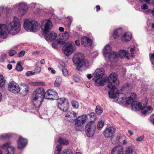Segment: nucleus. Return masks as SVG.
<instances>
[{"label": "nucleus", "instance_id": "nucleus-50", "mask_svg": "<svg viewBox=\"0 0 154 154\" xmlns=\"http://www.w3.org/2000/svg\"><path fill=\"white\" fill-rule=\"evenodd\" d=\"M6 10V8H4L3 6L0 7V16H1L2 13L5 11Z\"/></svg>", "mask_w": 154, "mask_h": 154}, {"label": "nucleus", "instance_id": "nucleus-2", "mask_svg": "<svg viewBox=\"0 0 154 154\" xmlns=\"http://www.w3.org/2000/svg\"><path fill=\"white\" fill-rule=\"evenodd\" d=\"M134 45H133L129 47L130 48L131 54H130L128 51L124 50H120L119 54L114 51L110 52L111 47L108 45H106L103 50V54L105 58L108 57L109 60L111 62H116L118 61L119 57L121 58H126L129 59L130 56L131 55L132 57H134V54L135 53Z\"/></svg>", "mask_w": 154, "mask_h": 154}, {"label": "nucleus", "instance_id": "nucleus-8", "mask_svg": "<svg viewBox=\"0 0 154 154\" xmlns=\"http://www.w3.org/2000/svg\"><path fill=\"white\" fill-rule=\"evenodd\" d=\"M96 129V125L93 121L88 122L85 127V131L88 137H91L94 134Z\"/></svg>", "mask_w": 154, "mask_h": 154}, {"label": "nucleus", "instance_id": "nucleus-48", "mask_svg": "<svg viewBox=\"0 0 154 154\" xmlns=\"http://www.w3.org/2000/svg\"><path fill=\"white\" fill-rule=\"evenodd\" d=\"M17 53L16 51L15 50H11L9 52V55L13 56Z\"/></svg>", "mask_w": 154, "mask_h": 154}, {"label": "nucleus", "instance_id": "nucleus-1", "mask_svg": "<svg viewBox=\"0 0 154 154\" xmlns=\"http://www.w3.org/2000/svg\"><path fill=\"white\" fill-rule=\"evenodd\" d=\"M32 98V102L34 106L33 108H35L37 110L43 101L44 98L52 100H57L58 98V94L52 89H49L45 93L43 88L40 87L36 88L34 91Z\"/></svg>", "mask_w": 154, "mask_h": 154}, {"label": "nucleus", "instance_id": "nucleus-19", "mask_svg": "<svg viewBox=\"0 0 154 154\" xmlns=\"http://www.w3.org/2000/svg\"><path fill=\"white\" fill-rule=\"evenodd\" d=\"M44 34L46 40L49 42L53 41L57 36L56 34L53 31L50 32H48L46 33H44Z\"/></svg>", "mask_w": 154, "mask_h": 154}, {"label": "nucleus", "instance_id": "nucleus-17", "mask_svg": "<svg viewBox=\"0 0 154 154\" xmlns=\"http://www.w3.org/2000/svg\"><path fill=\"white\" fill-rule=\"evenodd\" d=\"M93 81L95 82V85L97 86H103L105 84L107 79L106 77L97 78L93 79Z\"/></svg>", "mask_w": 154, "mask_h": 154}, {"label": "nucleus", "instance_id": "nucleus-58", "mask_svg": "<svg viewBox=\"0 0 154 154\" xmlns=\"http://www.w3.org/2000/svg\"><path fill=\"white\" fill-rule=\"evenodd\" d=\"M20 85L23 87V88H27V87H28V86L26 85L25 83H21L20 84Z\"/></svg>", "mask_w": 154, "mask_h": 154}, {"label": "nucleus", "instance_id": "nucleus-31", "mask_svg": "<svg viewBox=\"0 0 154 154\" xmlns=\"http://www.w3.org/2000/svg\"><path fill=\"white\" fill-rule=\"evenodd\" d=\"M58 142L60 143L59 145H67L69 143L68 140L62 138H60L58 140Z\"/></svg>", "mask_w": 154, "mask_h": 154}, {"label": "nucleus", "instance_id": "nucleus-23", "mask_svg": "<svg viewBox=\"0 0 154 154\" xmlns=\"http://www.w3.org/2000/svg\"><path fill=\"white\" fill-rule=\"evenodd\" d=\"M123 147L116 146L113 148L111 151V154H124Z\"/></svg>", "mask_w": 154, "mask_h": 154}, {"label": "nucleus", "instance_id": "nucleus-3", "mask_svg": "<svg viewBox=\"0 0 154 154\" xmlns=\"http://www.w3.org/2000/svg\"><path fill=\"white\" fill-rule=\"evenodd\" d=\"M20 20L17 18L14 19L7 25L0 23V37L2 38H6L8 32L12 35H16L20 32Z\"/></svg>", "mask_w": 154, "mask_h": 154}, {"label": "nucleus", "instance_id": "nucleus-20", "mask_svg": "<svg viewBox=\"0 0 154 154\" xmlns=\"http://www.w3.org/2000/svg\"><path fill=\"white\" fill-rule=\"evenodd\" d=\"M18 145L17 148L19 149H22L24 148L27 144V140L20 137L17 141Z\"/></svg>", "mask_w": 154, "mask_h": 154}, {"label": "nucleus", "instance_id": "nucleus-55", "mask_svg": "<svg viewBox=\"0 0 154 154\" xmlns=\"http://www.w3.org/2000/svg\"><path fill=\"white\" fill-rule=\"evenodd\" d=\"M74 79L76 82H78L80 81V79L79 77L78 76H74Z\"/></svg>", "mask_w": 154, "mask_h": 154}, {"label": "nucleus", "instance_id": "nucleus-52", "mask_svg": "<svg viewBox=\"0 0 154 154\" xmlns=\"http://www.w3.org/2000/svg\"><path fill=\"white\" fill-rule=\"evenodd\" d=\"M58 45L57 42H54L52 44V46L54 48L57 49L58 47Z\"/></svg>", "mask_w": 154, "mask_h": 154}, {"label": "nucleus", "instance_id": "nucleus-34", "mask_svg": "<svg viewBox=\"0 0 154 154\" xmlns=\"http://www.w3.org/2000/svg\"><path fill=\"white\" fill-rule=\"evenodd\" d=\"M62 146L60 145H58L55 147L54 151V154H61V151L62 149Z\"/></svg>", "mask_w": 154, "mask_h": 154}, {"label": "nucleus", "instance_id": "nucleus-53", "mask_svg": "<svg viewBox=\"0 0 154 154\" xmlns=\"http://www.w3.org/2000/svg\"><path fill=\"white\" fill-rule=\"evenodd\" d=\"M25 52L23 50L21 51L19 53L18 56L19 57H22L25 54Z\"/></svg>", "mask_w": 154, "mask_h": 154}, {"label": "nucleus", "instance_id": "nucleus-9", "mask_svg": "<svg viewBox=\"0 0 154 154\" xmlns=\"http://www.w3.org/2000/svg\"><path fill=\"white\" fill-rule=\"evenodd\" d=\"M57 107L61 111L66 112L69 108V103L66 99L61 98L57 99Z\"/></svg>", "mask_w": 154, "mask_h": 154}, {"label": "nucleus", "instance_id": "nucleus-44", "mask_svg": "<svg viewBox=\"0 0 154 154\" xmlns=\"http://www.w3.org/2000/svg\"><path fill=\"white\" fill-rule=\"evenodd\" d=\"M6 55L4 53L1 54L0 57V61L2 62H3L5 61V59L6 58Z\"/></svg>", "mask_w": 154, "mask_h": 154}, {"label": "nucleus", "instance_id": "nucleus-62", "mask_svg": "<svg viewBox=\"0 0 154 154\" xmlns=\"http://www.w3.org/2000/svg\"><path fill=\"white\" fill-rule=\"evenodd\" d=\"M12 65L11 64H9L7 65L8 69L9 70L11 69L12 68Z\"/></svg>", "mask_w": 154, "mask_h": 154}, {"label": "nucleus", "instance_id": "nucleus-35", "mask_svg": "<svg viewBox=\"0 0 154 154\" xmlns=\"http://www.w3.org/2000/svg\"><path fill=\"white\" fill-rule=\"evenodd\" d=\"M5 81L3 75L0 74V87H2L5 85Z\"/></svg>", "mask_w": 154, "mask_h": 154}, {"label": "nucleus", "instance_id": "nucleus-5", "mask_svg": "<svg viewBox=\"0 0 154 154\" xmlns=\"http://www.w3.org/2000/svg\"><path fill=\"white\" fill-rule=\"evenodd\" d=\"M73 61L79 69H85L91 65L88 60L84 59L83 55L81 53L75 54L73 57Z\"/></svg>", "mask_w": 154, "mask_h": 154}, {"label": "nucleus", "instance_id": "nucleus-13", "mask_svg": "<svg viewBox=\"0 0 154 154\" xmlns=\"http://www.w3.org/2000/svg\"><path fill=\"white\" fill-rule=\"evenodd\" d=\"M8 88L10 91L14 93H17L20 90L19 86L14 81H11L9 83Z\"/></svg>", "mask_w": 154, "mask_h": 154}, {"label": "nucleus", "instance_id": "nucleus-41", "mask_svg": "<svg viewBox=\"0 0 154 154\" xmlns=\"http://www.w3.org/2000/svg\"><path fill=\"white\" fill-rule=\"evenodd\" d=\"M11 144V143L10 142H8L4 144H3L1 146V147L2 149H5L7 148V149L10 146V145Z\"/></svg>", "mask_w": 154, "mask_h": 154}, {"label": "nucleus", "instance_id": "nucleus-7", "mask_svg": "<svg viewBox=\"0 0 154 154\" xmlns=\"http://www.w3.org/2000/svg\"><path fill=\"white\" fill-rule=\"evenodd\" d=\"M109 84L108 87L110 90H113L116 89V87L119 85V82H117V75L116 73H112L106 78Z\"/></svg>", "mask_w": 154, "mask_h": 154}, {"label": "nucleus", "instance_id": "nucleus-49", "mask_svg": "<svg viewBox=\"0 0 154 154\" xmlns=\"http://www.w3.org/2000/svg\"><path fill=\"white\" fill-rule=\"evenodd\" d=\"M26 74L27 76H29L30 75H35V72L32 71H28L26 72Z\"/></svg>", "mask_w": 154, "mask_h": 154}, {"label": "nucleus", "instance_id": "nucleus-63", "mask_svg": "<svg viewBox=\"0 0 154 154\" xmlns=\"http://www.w3.org/2000/svg\"><path fill=\"white\" fill-rule=\"evenodd\" d=\"M41 11H42V10L40 9V8H37L36 12H35V14H36V13L39 14L41 12Z\"/></svg>", "mask_w": 154, "mask_h": 154}, {"label": "nucleus", "instance_id": "nucleus-59", "mask_svg": "<svg viewBox=\"0 0 154 154\" xmlns=\"http://www.w3.org/2000/svg\"><path fill=\"white\" fill-rule=\"evenodd\" d=\"M130 85V84L129 83H127L125 85H124L123 86V88H125L128 87Z\"/></svg>", "mask_w": 154, "mask_h": 154}, {"label": "nucleus", "instance_id": "nucleus-51", "mask_svg": "<svg viewBox=\"0 0 154 154\" xmlns=\"http://www.w3.org/2000/svg\"><path fill=\"white\" fill-rule=\"evenodd\" d=\"M41 70V68L40 67H36L35 69V74L38 73H40Z\"/></svg>", "mask_w": 154, "mask_h": 154}, {"label": "nucleus", "instance_id": "nucleus-45", "mask_svg": "<svg viewBox=\"0 0 154 154\" xmlns=\"http://www.w3.org/2000/svg\"><path fill=\"white\" fill-rule=\"evenodd\" d=\"M63 154H73V153L71 149H65L63 150Z\"/></svg>", "mask_w": 154, "mask_h": 154}, {"label": "nucleus", "instance_id": "nucleus-16", "mask_svg": "<svg viewBox=\"0 0 154 154\" xmlns=\"http://www.w3.org/2000/svg\"><path fill=\"white\" fill-rule=\"evenodd\" d=\"M116 130V128L113 127L106 128L103 132V134L106 137L111 138L113 136Z\"/></svg>", "mask_w": 154, "mask_h": 154}, {"label": "nucleus", "instance_id": "nucleus-42", "mask_svg": "<svg viewBox=\"0 0 154 154\" xmlns=\"http://www.w3.org/2000/svg\"><path fill=\"white\" fill-rule=\"evenodd\" d=\"M16 69L18 71H21L23 69V67L20 62H18L16 66Z\"/></svg>", "mask_w": 154, "mask_h": 154}, {"label": "nucleus", "instance_id": "nucleus-32", "mask_svg": "<svg viewBox=\"0 0 154 154\" xmlns=\"http://www.w3.org/2000/svg\"><path fill=\"white\" fill-rule=\"evenodd\" d=\"M62 78L60 76H57L54 83V86L56 87H59L62 82Z\"/></svg>", "mask_w": 154, "mask_h": 154}, {"label": "nucleus", "instance_id": "nucleus-43", "mask_svg": "<svg viewBox=\"0 0 154 154\" xmlns=\"http://www.w3.org/2000/svg\"><path fill=\"white\" fill-rule=\"evenodd\" d=\"M90 116V118L91 120H95L96 118V115L94 112H92L89 115ZM94 122V121L93 120Z\"/></svg>", "mask_w": 154, "mask_h": 154}, {"label": "nucleus", "instance_id": "nucleus-24", "mask_svg": "<svg viewBox=\"0 0 154 154\" xmlns=\"http://www.w3.org/2000/svg\"><path fill=\"white\" fill-rule=\"evenodd\" d=\"M140 1V3L141 9L143 10H145L149 8V6L146 4H144L143 1ZM148 4L151 5H154V1H145Z\"/></svg>", "mask_w": 154, "mask_h": 154}, {"label": "nucleus", "instance_id": "nucleus-18", "mask_svg": "<svg viewBox=\"0 0 154 154\" xmlns=\"http://www.w3.org/2000/svg\"><path fill=\"white\" fill-rule=\"evenodd\" d=\"M64 54L66 56L70 55L73 52L74 49L72 44L70 43L66 45L63 49Z\"/></svg>", "mask_w": 154, "mask_h": 154}, {"label": "nucleus", "instance_id": "nucleus-54", "mask_svg": "<svg viewBox=\"0 0 154 154\" xmlns=\"http://www.w3.org/2000/svg\"><path fill=\"white\" fill-rule=\"evenodd\" d=\"M144 138V136H142L136 139V140L137 141H142Z\"/></svg>", "mask_w": 154, "mask_h": 154}, {"label": "nucleus", "instance_id": "nucleus-33", "mask_svg": "<svg viewBox=\"0 0 154 154\" xmlns=\"http://www.w3.org/2000/svg\"><path fill=\"white\" fill-rule=\"evenodd\" d=\"M15 148L13 146H10L7 149L8 154H14L15 152Z\"/></svg>", "mask_w": 154, "mask_h": 154}, {"label": "nucleus", "instance_id": "nucleus-36", "mask_svg": "<svg viewBox=\"0 0 154 154\" xmlns=\"http://www.w3.org/2000/svg\"><path fill=\"white\" fill-rule=\"evenodd\" d=\"M29 84L32 86L44 85L45 84L44 82H31Z\"/></svg>", "mask_w": 154, "mask_h": 154}, {"label": "nucleus", "instance_id": "nucleus-6", "mask_svg": "<svg viewBox=\"0 0 154 154\" xmlns=\"http://www.w3.org/2000/svg\"><path fill=\"white\" fill-rule=\"evenodd\" d=\"M23 26L26 30L31 32H37L40 28L38 23L36 21L32 20L27 19L25 20Z\"/></svg>", "mask_w": 154, "mask_h": 154}, {"label": "nucleus", "instance_id": "nucleus-57", "mask_svg": "<svg viewBox=\"0 0 154 154\" xmlns=\"http://www.w3.org/2000/svg\"><path fill=\"white\" fill-rule=\"evenodd\" d=\"M152 11V10L151 9H149L145 11L144 13L145 14H148L151 13Z\"/></svg>", "mask_w": 154, "mask_h": 154}, {"label": "nucleus", "instance_id": "nucleus-47", "mask_svg": "<svg viewBox=\"0 0 154 154\" xmlns=\"http://www.w3.org/2000/svg\"><path fill=\"white\" fill-rule=\"evenodd\" d=\"M133 149L131 147L128 148L125 151L126 154H131L133 152Z\"/></svg>", "mask_w": 154, "mask_h": 154}, {"label": "nucleus", "instance_id": "nucleus-27", "mask_svg": "<svg viewBox=\"0 0 154 154\" xmlns=\"http://www.w3.org/2000/svg\"><path fill=\"white\" fill-rule=\"evenodd\" d=\"M60 69L62 70L63 75L65 76H66L68 74V71L65 68V65L63 62H61L60 66L59 67Z\"/></svg>", "mask_w": 154, "mask_h": 154}, {"label": "nucleus", "instance_id": "nucleus-10", "mask_svg": "<svg viewBox=\"0 0 154 154\" xmlns=\"http://www.w3.org/2000/svg\"><path fill=\"white\" fill-rule=\"evenodd\" d=\"M41 28L44 33L49 32L52 27L51 22L49 20H43L41 22Z\"/></svg>", "mask_w": 154, "mask_h": 154}, {"label": "nucleus", "instance_id": "nucleus-40", "mask_svg": "<svg viewBox=\"0 0 154 154\" xmlns=\"http://www.w3.org/2000/svg\"><path fill=\"white\" fill-rule=\"evenodd\" d=\"M95 112L97 114L100 115L103 112V110L100 106H97L96 107Z\"/></svg>", "mask_w": 154, "mask_h": 154}, {"label": "nucleus", "instance_id": "nucleus-12", "mask_svg": "<svg viewBox=\"0 0 154 154\" xmlns=\"http://www.w3.org/2000/svg\"><path fill=\"white\" fill-rule=\"evenodd\" d=\"M15 8L18 10L22 16L24 15L28 10V5L25 3H20L18 5H16Z\"/></svg>", "mask_w": 154, "mask_h": 154}, {"label": "nucleus", "instance_id": "nucleus-30", "mask_svg": "<svg viewBox=\"0 0 154 154\" xmlns=\"http://www.w3.org/2000/svg\"><path fill=\"white\" fill-rule=\"evenodd\" d=\"M120 137L119 136L115 137H112L111 139V141L112 144H118L120 142Z\"/></svg>", "mask_w": 154, "mask_h": 154}, {"label": "nucleus", "instance_id": "nucleus-28", "mask_svg": "<svg viewBox=\"0 0 154 154\" xmlns=\"http://www.w3.org/2000/svg\"><path fill=\"white\" fill-rule=\"evenodd\" d=\"M122 32V29L121 28H117L114 30L112 34L114 39H116L118 38Z\"/></svg>", "mask_w": 154, "mask_h": 154}, {"label": "nucleus", "instance_id": "nucleus-14", "mask_svg": "<svg viewBox=\"0 0 154 154\" xmlns=\"http://www.w3.org/2000/svg\"><path fill=\"white\" fill-rule=\"evenodd\" d=\"M88 119L87 116L83 115L77 117L75 119V127H80L85 123Z\"/></svg>", "mask_w": 154, "mask_h": 154}, {"label": "nucleus", "instance_id": "nucleus-64", "mask_svg": "<svg viewBox=\"0 0 154 154\" xmlns=\"http://www.w3.org/2000/svg\"><path fill=\"white\" fill-rule=\"evenodd\" d=\"M128 132L129 134L131 136L133 135L134 134L133 132L130 130H128Z\"/></svg>", "mask_w": 154, "mask_h": 154}, {"label": "nucleus", "instance_id": "nucleus-39", "mask_svg": "<svg viewBox=\"0 0 154 154\" xmlns=\"http://www.w3.org/2000/svg\"><path fill=\"white\" fill-rule=\"evenodd\" d=\"M62 39L64 41H66L68 39L69 36V34L67 32H65L64 33L62 34Z\"/></svg>", "mask_w": 154, "mask_h": 154}, {"label": "nucleus", "instance_id": "nucleus-60", "mask_svg": "<svg viewBox=\"0 0 154 154\" xmlns=\"http://www.w3.org/2000/svg\"><path fill=\"white\" fill-rule=\"evenodd\" d=\"M75 43L77 46H79L80 45V41L79 40H77L75 41Z\"/></svg>", "mask_w": 154, "mask_h": 154}, {"label": "nucleus", "instance_id": "nucleus-11", "mask_svg": "<svg viewBox=\"0 0 154 154\" xmlns=\"http://www.w3.org/2000/svg\"><path fill=\"white\" fill-rule=\"evenodd\" d=\"M148 103V100L146 98H145L142 101V103L143 106L141 109V113L143 114L147 115L150 113L153 110L152 107L146 105Z\"/></svg>", "mask_w": 154, "mask_h": 154}, {"label": "nucleus", "instance_id": "nucleus-29", "mask_svg": "<svg viewBox=\"0 0 154 154\" xmlns=\"http://www.w3.org/2000/svg\"><path fill=\"white\" fill-rule=\"evenodd\" d=\"M12 136V134L11 133L2 134L0 135V140H4Z\"/></svg>", "mask_w": 154, "mask_h": 154}, {"label": "nucleus", "instance_id": "nucleus-15", "mask_svg": "<svg viewBox=\"0 0 154 154\" xmlns=\"http://www.w3.org/2000/svg\"><path fill=\"white\" fill-rule=\"evenodd\" d=\"M77 113L73 111H69L65 116V118L69 122H73L75 121L77 118Z\"/></svg>", "mask_w": 154, "mask_h": 154}, {"label": "nucleus", "instance_id": "nucleus-46", "mask_svg": "<svg viewBox=\"0 0 154 154\" xmlns=\"http://www.w3.org/2000/svg\"><path fill=\"white\" fill-rule=\"evenodd\" d=\"M29 87H27V88H23V95L25 96L26 95L29 93Z\"/></svg>", "mask_w": 154, "mask_h": 154}, {"label": "nucleus", "instance_id": "nucleus-21", "mask_svg": "<svg viewBox=\"0 0 154 154\" xmlns=\"http://www.w3.org/2000/svg\"><path fill=\"white\" fill-rule=\"evenodd\" d=\"M137 98V95H136V97L134 100H133L131 104V108L132 110L134 111H137L140 109L141 110L142 108V104L140 103L137 101H135Z\"/></svg>", "mask_w": 154, "mask_h": 154}, {"label": "nucleus", "instance_id": "nucleus-22", "mask_svg": "<svg viewBox=\"0 0 154 154\" xmlns=\"http://www.w3.org/2000/svg\"><path fill=\"white\" fill-rule=\"evenodd\" d=\"M93 76L94 78L106 77L103 69L102 68L96 69L93 74Z\"/></svg>", "mask_w": 154, "mask_h": 154}, {"label": "nucleus", "instance_id": "nucleus-26", "mask_svg": "<svg viewBox=\"0 0 154 154\" xmlns=\"http://www.w3.org/2000/svg\"><path fill=\"white\" fill-rule=\"evenodd\" d=\"M132 38V35L130 32H127L124 34L121 37V40L124 42H127L130 41Z\"/></svg>", "mask_w": 154, "mask_h": 154}, {"label": "nucleus", "instance_id": "nucleus-25", "mask_svg": "<svg viewBox=\"0 0 154 154\" xmlns=\"http://www.w3.org/2000/svg\"><path fill=\"white\" fill-rule=\"evenodd\" d=\"M92 42L91 39L86 36L83 37L81 39L82 44L85 46H91Z\"/></svg>", "mask_w": 154, "mask_h": 154}, {"label": "nucleus", "instance_id": "nucleus-56", "mask_svg": "<svg viewBox=\"0 0 154 154\" xmlns=\"http://www.w3.org/2000/svg\"><path fill=\"white\" fill-rule=\"evenodd\" d=\"M150 119V121L154 125V114L151 116Z\"/></svg>", "mask_w": 154, "mask_h": 154}, {"label": "nucleus", "instance_id": "nucleus-4", "mask_svg": "<svg viewBox=\"0 0 154 154\" xmlns=\"http://www.w3.org/2000/svg\"><path fill=\"white\" fill-rule=\"evenodd\" d=\"M116 90H110L108 94L110 98L115 99V102L119 104H130L136 97V94L135 93H131L130 96L126 97L125 94L120 93L119 91H116Z\"/></svg>", "mask_w": 154, "mask_h": 154}, {"label": "nucleus", "instance_id": "nucleus-61", "mask_svg": "<svg viewBox=\"0 0 154 154\" xmlns=\"http://www.w3.org/2000/svg\"><path fill=\"white\" fill-rule=\"evenodd\" d=\"M57 43H58V44H61L62 45H64L65 43L64 41H59L57 42Z\"/></svg>", "mask_w": 154, "mask_h": 154}, {"label": "nucleus", "instance_id": "nucleus-37", "mask_svg": "<svg viewBox=\"0 0 154 154\" xmlns=\"http://www.w3.org/2000/svg\"><path fill=\"white\" fill-rule=\"evenodd\" d=\"M71 104L72 107L75 109H78L79 107V103L75 100L72 101Z\"/></svg>", "mask_w": 154, "mask_h": 154}, {"label": "nucleus", "instance_id": "nucleus-38", "mask_svg": "<svg viewBox=\"0 0 154 154\" xmlns=\"http://www.w3.org/2000/svg\"><path fill=\"white\" fill-rule=\"evenodd\" d=\"M104 124L103 121L101 120L99 121L97 125V128L98 130H101L103 128Z\"/></svg>", "mask_w": 154, "mask_h": 154}]
</instances>
